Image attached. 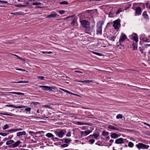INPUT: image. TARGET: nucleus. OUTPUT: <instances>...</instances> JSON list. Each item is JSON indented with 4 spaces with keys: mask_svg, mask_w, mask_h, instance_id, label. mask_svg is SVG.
I'll return each instance as SVG.
<instances>
[{
    "mask_svg": "<svg viewBox=\"0 0 150 150\" xmlns=\"http://www.w3.org/2000/svg\"><path fill=\"white\" fill-rule=\"evenodd\" d=\"M120 21L121 20L120 19H118L113 22V26L115 29L117 30L121 26Z\"/></svg>",
    "mask_w": 150,
    "mask_h": 150,
    "instance_id": "1",
    "label": "nucleus"
},
{
    "mask_svg": "<svg viewBox=\"0 0 150 150\" xmlns=\"http://www.w3.org/2000/svg\"><path fill=\"white\" fill-rule=\"evenodd\" d=\"M66 132V130L64 129H62L59 132L55 131L54 133L59 138H62L63 137Z\"/></svg>",
    "mask_w": 150,
    "mask_h": 150,
    "instance_id": "2",
    "label": "nucleus"
},
{
    "mask_svg": "<svg viewBox=\"0 0 150 150\" xmlns=\"http://www.w3.org/2000/svg\"><path fill=\"white\" fill-rule=\"evenodd\" d=\"M136 146L139 150L141 149H147L149 147V145H146L142 143H139L137 144L136 145Z\"/></svg>",
    "mask_w": 150,
    "mask_h": 150,
    "instance_id": "3",
    "label": "nucleus"
},
{
    "mask_svg": "<svg viewBox=\"0 0 150 150\" xmlns=\"http://www.w3.org/2000/svg\"><path fill=\"white\" fill-rule=\"evenodd\" d=\"M80 22L82 26L85 28L89 27L90 26V23L85 20H83L80 21Z\"/></svg>",
    "mask_w": 150,
    "mask_h": 150,
    "instance_id": "4",
    "label": "nucleus"
},
{
    "mask_svg": "<svg viewBox=\"0 0 150 150\" xmlns=\"http://www.w3.org/2000/svg\"><path fill=\"white\" fill-rule=\"evenodd\" d=\"M92 132L91 131L86 130L85 131H81L80 132V134L81 137H85L87 136Z\"/></svg>",
    "mask_w": 150,
    "mask_h": 150,
    "instance_id": "5",
    "label": "nucleus"
},
{
    "mask_svg": "<svg viewBox=\"0 0 150 150\" xmlns=\"http://www.w3.org/2000/svg\"><path fill=\"white\" fill-rule=\"evenodd\" d=\"M40 88H42V89L45 90H50L52 91L53 89H54V88L52 87H49L47 86H40Z\"/></svg>",
    "mask_w": 150,
    "mask_h": 150,
    "instance_id": "6",
    "label": "nucleus"
},
{
    "mask_svg": "<svg viewBox=\"0 0 150 150\" xmlns=\"http://www.w3.org/2000/svg\"><path fill=\"white\" fill-rule=\"evenodd\" d=\"M86 29L84 30L85 33L91 35V33L93 31V30L91 28L90 26L89 27L86 28Z\"/></svg>",
    "mask_w": 150,
    "mask_h": 150,
    "instance_id": "7",
    "label": "nucleus"
},
{
    "mask_svg": "<svg viewBox=\"0 0 150 150\" xmlns=\"http://www.w3.org/2000/svg\"><path fill=\"white\" fill-rule=\"evenodd\" d=\"M57 15V14L55 12L52 11L50 15H48L47 16L46 18H55Z\"/></svg>",
    "mask_w": 150,
    "mask_h": 150,
    "instance_id": "8",
    "label": "nucleus"
},
{
    "mask_svg": "<svg viewBox=\"0 0 150 150\" xmlns=\"http://www.w3.org/2000/svg\"><path fill=\"white\" fill-rule=\"evenodd\" d=\"M104 21H99L96 24L97 28H102V26L104 24Z\"/></svg>",
    "mask_w": 150,
    "mask_h": 150,
    "instance_id": "9",
    "label": "nucleus"
},
{
    "mask_svg": "<svg viewBox=\"0 0 150 150\" xmlns=\"http://www.w3.org/2000/svg\"><path fill=\"white\" fill-rule=\"evenodd\" d=\"M119 42H117V43L116 47L117 48H121L122 46L121 42H122V35L120 36L119 40Z\"/></svg>",
    "mask_w": 150,
    "mask_h": 150,
    "instance_id": "10",
    "label": "nucleus"
},
{
    "mask_svg": "<svg viewBox=\"0 0 150 150\" xmlns=\"http://www.w3.org/2000/svg\"><path fill=\"white\" fill-rule=\"evenodd\" d=\"M141 7H137L135 9L136 15H139L141 14Z\"/></svg>",
    "mask_w": 150,
    "mask_h": 150,
    "instance_id": "11",
    "label": "nucleus"
},
{
    "mask_svg": "<svg viewBox=\"0 0 150 150\" xmlns=\"http://www.w3.org/2000/svg\"><path fill=\"white\" fill-rule=\"evenodd\" d=\"M99 136L100 134L98 132L94 133L93 134L90 135L89 136V137H91V138H92V137H94V138L96 139H98V138L99 137Z\"/></svg>",
    "mask_w": 150,
    "mask_h": 150,
    "instance_id": "12",
    "label": "nucleus"
},
{
    "mask_svg": "<svg viewBox=\"0 0 150 150\" xmlns=\"http://www.w3.org/2000/svg\"><path fill=\"white\" fill-rule=\"evenodd\" d=\"M21 143L20 141H18L15 142H14L12 145V147L15 148L18 146V145Z\"/></svg>",
    "mask_w": 150,
    "mask_h": 150,
    "instance_id": "13",
    "label": "nucleus"
},
{
    "mask_svg": "<svg viewBox=\"0 0 150 150\" xmlns=\"http://www.w3.org/2000/svg\"><path fill=\"white\" fill-rule=\"evenodd\" d=\"M10 107L13 108H25L27 107V106H16L10 104Z\"/></svg>",
    "mask_w": 150,
    "mask_h": 150,
    "instance_id": "14",
    "label": "nucleus"
},
{
    "mask_svg": "<svg viewBox=\"0 0 150 150\" xmlns=\"http://www.w3.org/2000/svg\"><path fill=\"white\" fill-rule=\"evenodd\" d=\"M26 134V133L25 131H23V132H19L17 133V136L20 137L22 135H25Z\"/></svg>",
    "mask_w": 150,
    "mask_h": 150,
    "instance_id": "15",
    "label": "nucleus"
},
{
    "mask_svg": "<svg viewBox=\"0 0 150 150\" xmlns=\"http://www.w3.org/2000/svg\"><path fill=\"white\" fill-rule=\"evenodd\" d=\"M82 83H88L91 82L92 81V80H81L80 81H78Z\"/></svg>",
    "mask_w": 150,
    "mask_h": 150,
    "instance_id": "16",
    "label": "nucleus"
},
{
    "mask_svg": "<svg viewBox=\"0 0 150 150\" xmlns=\"http://www.w3.org/2000/svg\"><path fill=\"white\" fill-rule=\"evenodd\" d=\"M63 141H64V143L66 144H69L71 142V140L70 139L64 138L63 139Z\"/></svg>",
    "mask_w": 150,
    "mask_h": 150,
    "instance_id": "17",
    "label": "nucleus"
},
{
    "mask_svg": "<svg viewBox=\"0 0 150 150\" xmlns=\"http://www.w3.org/2000/svg\"><path fill=\"white\" fill-rule=\"evenodd\" d=\"M28 82V81H13L11 82L12 83H27Z\"/></svg>",
    "mask_w": 150,
    "mask_h": 150,
    "instance_id": "18",
    "label": "nucleus"
},
{
    "mask_svg": "<svg viewBox=\"0 0 150 150\" xmlns=\"http://www.w3.org/2000/svg\"><path fill=\"white\" fill-rule=\"evenodd\" d=\"M108 127V128L110 129H113V130H118V129L117 128L115 127L114 126H113L112 125H109Z\"/></svg>",
    "mask_w": 150,
    "mask_h": 150,
    "instance_id": "19",
    "label": "nucleus"
},
{
    "mask_svg": "<svg viewBox=\"0 0 150 150\" xmlns=\"http://www.w3.org/2000/svg\"><path fill=\"white\" fill-rule=\"evenodd\" d=\"M102 28H97L96 34L97 35H101L102 33Z\"/></svg>",
    "mask_w": 150,
    "mask_h": 150,
    "instance_id": "20",
    "label": "nucleus"
},
{
    "mask_svg": "<svg viewBox=\"0 0 150 150\" xmlns=\"http://www.w3.org/2000/svg\"><path fill=\"white\" fill-rule=\"evenodd\" d=\"M109 133L108 132L104 131L102 133V135L104 136H106L107 139L109 138V137L108 136Z\"/></svg>",
    "mask_w": 150,
    "mask_h": 150,
    "instance_id": "21",
    "label": "nucleus"
},
{
    "mask_svg": "<svg viewBox=\"0 0 150 150\" xmlns=\"http://www.w3.org/2000/svg\"><path fill=\"white\" fill-rule=\"evenodd\" d=\"M115 143L117 144H121L122 143V138H120L115 140Z\"/></svg>",
    "mask_w": 150,
    "mask_h": 150,
    "instance_id": "22",
    "label": "nucleus"
},
{
    "mask_svg": "<svg viewBox=\"0 0 150 150\" xmlns=\"http://www.w3.org/2000/svg\"><path fill=\"white\" fill-rule=\"evenodd\" d=\"M111 136L112 138L113 139H116L118 137V135L115 133H112L111 135Z\"/></svg>",
    "mask_w": 150,
    "mask_h": 150,
    "instance_id": "23",
    "label": "nucleus"
},
{
    "mask_svg": "<svg viewBox=\"0 0 150 150\" xmlns=\"http://www.w3.org/2000/svg\"><path fill=\"white\" fill-rule=\"evenodd\" d=\"M14 142V141L13 140H10L9 141H8L6 142V144L7 145H10V144H13V143Z\"/></svg>",
    "mask_w": 150,
    "mask_h": 150,
    "instance_id": "24",
    "label": "nucleus"
},
{
    "mask_svg": "<svg viewBox=\"0 0 150 150\" xmlns=\"http://www.w3.org/2000/svg\"><path fill=\"white\" fill-rule=\"evenodd\" d=\"M108 39L110 40H112L113 41H115V36H110V37H108Z\"/></svg>",
    "mask_w": 150,
    "mask_h": 150,
    "instance_id": "25",
    "label": "nucleus"
},
{
    "mask_svg": "<svg viewBox=\"0 0 150 150\" xmlns=\"http://www.w3.org/2000/svg\"><path fill=\"white\" fill-rule=\"evenodd\" d=\"M142 40L144 42H150V40L146 38H143Z\"/></svg>",
    "mask_w": 150,
    "mask_h": 150,
    "instance_id": "26",
    "label": "nucleus"
},
{
    "mask_svg": "<svg viewBox=\"0 0 150 150\" xmlns=\"http://www.w3.org/2000/svg\"><path fill=\"white\" fill-rule=\"evenodd\" d=\"M46 136L48 138L53 137L54 136L52 133H47L46 135Z\"/></svg>",
    "mask_w": 150,
    "mask_h": 150,
    "instance_id": "27",
    "label": "nucleus"
},
{
    "mask_svg": "<svg viewBox=\"0 0 150 150\" xmlns=\"http://www.w3.org/2000/svg\"><path fill=\"white\" fill-rule=\"evenodd\" d=\"M77 124L79 125H89V123H84L81 122H78Z\"/></svg>",
    "mask_w": 150,
    "mask_h": 150,
    "instance_id": "28",
    "label": "nucleus"
},
{
    "mask_svg": "<svg viewBox=\"0 0 150 150\" xmlns=\"http://www.w3.org/2000/svg\"><path fill=\"white\" fill-rule=\"evenodd\" d=\"M60 4L67 5L68 4V2L67 1H63L59 2Z\"/></svg>",
    "mask_w": 150,
    "mask_h": 150,
    "instance_id": "29",
    "label": "nucleus"
},
{
    "mask_svg": "<svg viewBox=\"0 0 150 150\" xmlns=\"http://www.w3.org/2000/svg\"><path fill=\"white\" fill-rule=\"evenodd\" d=\"M134 144L132 142H130L128 143V146L130 147H132L134 146Z\"/></svg>",
    "mask_w": 150,
    "mask_h": 150,
    "instance_id": "30",
    "label": "nucleus"
},
{
    "mask_svg": "<svg viewBox=\"0 0 150 150\" xmlns=\"http://www.w3.org/2000/svg\"><path fill=\"white\" fill-rule=\"evenodd\" d=\"M132 39L136 42H137L138 41V38L136 36H133L132 38Z\"/></svg>",
    "mask_w": 150,
    "mask_h": 150,
    "instance_id": "31",
    "label": "nucleus"
},
{
    "mask_svg": "<svg viewBox=\"0 0 150 150\" xmlns=\"http://www.w3.org/2000/svg\"><path fill=\"white\" fill-rule=\"evenodd\" d=\"M11 14L14 15H21L22 14V12H18L14 13H12Z\"/></svg>",
    "mask_w": 150,
    "mask_h": 150,
    "instance_id": "32",
    "label": "nucleus"
},
{
    "mask_svg": "<svg viewBox=\"0 0 150 150\" xmlns=\"http://www.w3.org/2000/svg\"><path fill=\"white\" fill-rule=\"evenodd\" d=\"M8 127L9 126L7 124H6L3 126V127H2V129L4 130H5L8 128Z\"/></svg>",
    "mask_w": 150,
    "mask_h": 150,
    "instance_id": "33",
    "label": "nucleus"
},
{
    "mask_svg": "<svg viewBox=\"0 0 150 150\" xmlns=\"http://www.w3.org/2000/svg\"><path fill=\"white\" fill-rule=\"evenodd\" d=\"M92 53L93 54H94L96 55H98V56H101L102 55L101 54L98 52L92 51Z\"/></svg>",
    "mask_w": 150,
    "mask_h": 150,
    "instance_id": "34",
    "label": "nucleus"
},
{
    "mask_svg": "<svg viewBox=\"0 0 150 150\" xmlns=\"http://www.w3.org/2000/svg\"><path fill=\"white\" fill-rule=\"evenodd\" d=\"M128 142V141L126 139L122 138V144L127 143Z\"/></svg>",
    "mask_w": 150,
    "mask_h": 150,
    "instance_id": "35",
    "label": "nucleus"
},
{
    "mask_svg": "<svg viewBox=\"0 0 150 150\" xmlns=\"http://www.w3.org/2000/svg\"><path fill=\"white\" fill-rule=\"evenodd\" d=\"M41 3L40 2H36L33 3V5H41Z\"/></svg>",
    "mask_w": 150,
    "mask_h": 150,
    "instance_id": "36",
    "label": "nucleus"
},
{
    "mask_svg": "<svg viewBox=\"0 0 150 150\" xmlns=\"http://www.w3.org/2000/svg\"><path fill=\"white\" fill-rule=\"evenodd\" d=\"M1 114L4 115H7L8 116H13L14 115L13 114L11 113V114H7V113H1Z\"/></svg>",
    "mask_w": 150,
    "mask_h": 150,
    "instance_id": "37",
    "label": "nucleus"
},
{
    "mask_svg": "<svg viewBox=\"0 0 150 150\" xmlns=\"http://www.w3.org/2000/svg\"><path fill=\"white\" fill-rule=\"evenodd\" d=\"M132 46H133V50H135L137 48V45L134 44V43H133L132 44Z\"/></svg>",
    "mask_w": 150,
    "mask_h": 150,
    "instance_id": "38",
    "label": "nucleus"
},
{
    "mask_svg": "<svg viewBox=\"0 0 150 150\" xmlns=\"http://www.w3.org/2000/svg\"><path fill=\"white\" fill-rule=\"evenodd\" d=\"M43 106L45 108H47L49 109H50L51 108L50 105H46Z\"/></svg>",
    "mask_w": 150,
    "mask_h": 150,
    "instance_id": "39",
    "label": "nucleus"
},
{
    "mask_svg": "<svg viewBox=\"0 0 150 150\" xmlns=\"http://www.w3.org/2000/svg\"><path fill=\"white\" fill-rule=\"evenodd\" d=\"M8 134L6 133H0V135L4 137L6 136Z\"/></svg>",
    "mask_w": 150,
    "mask_h": 150,
    "instance_id": "40",
    "label": "nucleus"
},
{
    "mask_svg": "<svg viewBox=\"0 0 150 150\" xmlns=\"http://www.w3.org/2000/svg\"><path fill=\"white\" fill-rule=\"evenodd\" d=\"M116 117L117 119L121 118H122V115L120 114H118L117 115Z\"/></svg>",
    "mask_w": 150,
    "mask_h": 150,
    "instance_id": "41",
    "label": "nucleus"
},
{
    "mask_svg": "<svg viewBox=\"0 0 150 150\" xmlns=\"http://www.w3.org/2000/svg\"><path fill=\"white\" fill-rule=\"evenodd\" d=\"M27 107L25 108H26L25 109V110L26 111H27V112L30 111L31 110V108L30 107H28V108H27Z\"/></svg>",
    "mask_w": 150,
    "mask_h": 150,
    "instance_id": "42",
    "label": "nucleus"
},
{
    "mask_svg": "<svg viewBox=\"0 0 150 150\" xmlns=\"http://www.w3.org/2000/svg\"><path fill=\"white\" fill-rule=\"evenodd\" d=\"M127 38L126 35L125 34L122 33V41L126 39Z\"/></svg>",
    "mask_w": 150,
    "mask_h": 150,
    "instance_id": "43",
    "label": "nucleus"
},
{
    "mask_svg": "<svg viewBox=\"0 0 150 150\" xmlns=\"http://www.w3.org/2000/svg\"><path fill=\"white\" fill-rule=\"evenodd\" d=\"M68 146V144H64L61 145V146L63 147H67Z\"/></svg>",
    "mask_w": 150,
    "mask_h": 150,
    "instance_id": "44",
    "label": "nucleus"
},
{
    "mask_svg": "<svg viewBox=\"0 0 150 150\" xmlns=\"http://www.w3.org/2000/svg\"><path fill=\"white\" fill-rule=\"evenodd\" d=\"M29 133L32 135H36V132H35L33 131L29 132Z\"/></svg>",
    "mask_w": 150,
    "mask_h": 150,
    "instance_id": "45",
    "label": "nucleus"
},
{
    "mask_svg": "<svg viewBox=\"0 0 150 150\" xmlns=\"http://www.w3.org/2000/svg\"><path fill=\"white\" fill-rule=\"evenodd\" d=\"M16 6L17 7H21L25 6H26L23 5L18 4L16 5Z\"/></svg>",
    "mask_w": 150,
    "mask_h": 150,
    "instance_id": "46",
    "label": "nucleus"
},
{
    "mask_svg": "<svg viewBox=\"0 0 150 150\" xmlns=\"http://www.w3.org/2000/svg\"><path fill=\"white\" fill-rule=\"evenodd\" d=\"M59 12L60 14H62L65 13V11L63 10H62L59 11Z\"/></svg>",
    "mask_w": 150,
    "mask_h": 150,
    "instance_id": "47",
    "label": "nucleus"
},
{
    "mask_svg": "<svg viewBox=\"0 0 150 150\" xmlns=\"http://www.w3.org/2000/svg\"><path fill=\"white\" fill-rule=\"evenodd\" d=\"M89 141L91 144H93L94 142L95 141V140L94 139H91L89 140Z\"/></svg>",
    "mask_w": 150,
    "mask_h": 150,
    "instance_id": "48",
    "label": "nucleus"
},
{
    "mask_svg": "<svg viewBox=\"0 0 150 150\" xmlns=\"http://www.w3.org/2000/svg\"><path fill=\"white\" fill-rule=\"evenodd\" d=\"M122 11V10L121 8L119 9V10L117 11L116 13V14L117 15L118 13H119L120 12H121Z\"/></svg>",
    "mask_w": 150,
    "mask_h": 150,
    "instance_id": "49",
    "label": "nucleus"
},
{
    "mask_svg": "<svg viewBox=\"0 0 150 150\" xmlns=\"http://www.w3.org/2000/svg\"><path fill=\"white\" fill-rule=\"evenodd\" d=\"M37 78L38 79L41 80H43L44 79V77L43 76H37Z\"/></svg>",
    "mask_w": 150,
    "mask_h": 150,
    "instance_id": "50",
    "label": "nucleus"
},
{
    "mask_svg": "<svg viewBox=\"0 0 150 150\" xmlns=\"http://www.w3.org/2000/svg\"><path fill=\"white\" fill-rule=\"evenodd\" d=\"M43 133H44V132L43 131L37 132H36V135L37 134H41Z\"/></svg>",
    "mask_w": 150,
    "mask_h": 150,
    "instance_id": "51",
    "label": "nucleus"
},
{
    "mask_svg": "<svg viewBox=\"0 0 150 150\" xmlns=\"http://www.w3.org/2000/svg\"><path fill=\"white\" fill-rule=\"evenodd\" d=\"M17 130H16V129H11L8 130V132H16Z\"/></svg>",
    "mask_w": 150,
    "mask_h": 150,
    "instance_id": "52",
    "label": "nucleus"
},
{
    "mask_svg": "<svg viewBox=\"0 0 150 150\" xmlns=\"http://www.w3.org/2000/svg\"><path fill=\"white\" fill-rule=\"evenodd\" d=\"M146 7L147 8H150V4H149V2H147L146 4Z\"/></svg>",
    "mask_w": 150,
    "mask_h": 150,
    "instance_id": "53",
    "label": "nucleus"
},
{
    "mask_svg": "<svg viewBox=\"0 0 150 150\" xmlns=\"http://www.w3.org/2000/svg\"><path fill=\"white\" fill-rule=\"evenodd\" d=\"M71 136V132H68L66 135V136L67 137H70Z\"/></svg>",
    "mask_w": 150,
    "mask_h": 150,
    "instance_id": "54",
    "label": "nucleus"
},
{
    "mask_svg": "<svg viewBox=\"0 0 150 150\" xmlns=\"http://www.w3.org/2000/svg\"><path fill=\"white\" fill-rule=\"evenodd\" d=\"M139 49L140 51L141 52V53L142 54L143 53L144 49L143 48H142L141 47H139Z\"/></svg>",
    "mask_w": 150,
    "mask_h": 150,
    "instance_id": "55",
    "label": "nucleus"
},
{
    "mask_svg": "<svg viewBox=\"0 0 150 150\" xmlns=\"http://www.w3.org/2000/svg\"><path fill=\"white\" fill-rule=\"evenodd\" d=\"M16 94L18 95H23L24 93L20 92H17L16 93Z\"/></svg>",
    "mask_w": 150,
    "mask_h": 150,
    "instance_id": "56",
    "label": "nucleus"
},
{
    "mask_svg": "<svg viewBox=\"0 0 150 150\" xmlns=\"http://www.w3.org/2000/svg\"><path fill=\"white\" fill-rule=\"evenodd\" d=\"M75 23V21L74 20H73L71 21V25H74Z\"/></svg>",
    "mask_w": 150,
    "mask_h": 150,
    "instance_id": "57",
    "label": "nucleus"
},
{
    "mask_svg": "<svg viewBox=\"0 0 150 150\" xmlns=\"http://www.w3.org/2000/svg\"><path fill=\"white\" fill-rule=\"evenodd\" d=\"M16 70H19V71H25V69H16Z\"/></svg>",
    "mask_w": 150,
    "mask_h": 150,
    "instance_id": "58",
    "label": "nucleus"
},
{
    "mask_svg": "<svg viewBox=\"0 0 150 150\" xmlns=\"http://www.w3.org/2000/svg\"><path fill=\"white\" fill-rule=\"evenodd\" d=\"M74 72H77V73H82V74L83 73V72L82 71H74Z\"/></svg>",
    "mask_w": 150,
    "mask_h": 150,
    "instance_id": "59",
    "label": "nucleus"
},
{
    "mask_svg": "<svg viewBox=\"0 0 150 150\" xmlns=\"http://www.w3.org/2000/svg\"><path fill=\"white\" fill-rule=\"evenodd\" d=\"M67 93H68L69 94H72V95H76V96L77 95L76 94H74L73 93H71L69 91H67Z\"/></svg>",
    "mask_w": 150,
    "mask_h": 150,
    "instance_id": "60",
    "label": "nucleus"
},
{
    "mask_svg": "<svg viewBox=\"0 0 150 150\" xmlns=\"http://www.w3.org/2000/svg\"><path fill=\"white\" fill-rule=\"evenodd\" d=\"M144 16L145 18H147L148 17V16L147 14H144Z\"/></svg>",
    "mask_w": 150,
    "mask_h": 150,
    "instance_id": "61",
    "label": "nucleus"
},
{
    "mask_svg": "<svg viewBox=\"0 0 150 150\" xmlns=\"http://www.w3.org/2000/svg\"><path fill=\"white\" fill-rule=\"evenodd\" d=\"M16 130H17L16 131V132L18 131L22 130L23 129L20 128H16Z\"/></svg>",
    "mask_w": 150,
    "mask_h": 150,
    "instance_id": "62",
    "label": "nucleus"
},
{
    "mask_svg": "<svg viewBox=\"0 0 150 150\" xmlns=\"http://www.w3.org/2000/svg\"><path fill=\"white\" fill-rule=\"evenodd\" d=\"M94 25H95V24L94 25H91L90 27L92 29V30H93V28L94 27Z\"/></svg>",
    "mask_w": 150,
    "mask_h": 150,
    "instance_id": "63",
    "label": "nucleus"
},
{
    "mask_svg": "<svg viewBox=\"0 0 150 150\" xmlns=\"http://www.w3.org/2000/svg\"><path fill=\"white\" fill-rule=\"evenodd\" d=\"M21 59V61H25V59H24L21 58V59Z\"/></svg>",
    "mask_w": 150,
    "mask_h": 150,
    "instance_id": "64",
    "label": "nucleus"
}]
</instances>
